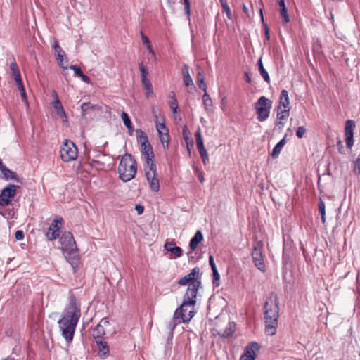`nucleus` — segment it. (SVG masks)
Listing matches in <instances>:
<instances>
[{"label": "nucleus", "mask_w": 360, "mask_h": 360, "mask_svg": "<svg viewBox=\"0 0 360 360\" xmlns=\"http://www.w3.org/2000/svg\"><path fill=\"white\" fill-rule=\"evenodd\" d=\"M199 274L200 269L195 267L178 281L179 285H188V288L181 305L176 309L173 319L169 323V328L172 330L176 325L181 322H188L195 315L194 307L196 303L197 293L201 285Z\"/></svg>", "instance_id": "1"}, {"label": "nucleus", "mask_w": 360, "mask_h": 360, "mask_svg": "<svg viewBox=\"0 0 360 360\" xmlns=\"http://www.w3.org/2000/svg\"><path fill=\"white\" fill-rule=\"evenodd\" d=\"M80 316V303L70 291L68 303L65 306L63 316L58 321L61 335L68 343H70L73 340Z\"/></svg>", "instance_id": "2"}, {"label": "nucleus", "mask_w": 360, "mask_h": 360, "mask_svg": "<svg viewBox=\"0 0 360 360\" xmlns=\"http://www.w3.org/2000/svg\"><path fill=\"white\" fill-rule=\"evenodd\" d=\"M279 317L278 301L276 295L271 294L264 304L265 332L273 335L276 332Z\"/></svg>", "instance_id": "3"}, {"label": "nucleus", "mask_w": 360, "mask_h": 360, "mask_svg": "<svg viewBox=\"0 0 360 360\" xmlns=\"http://www.w3.org/2000/svg\"><path fill=\"white\" fill-rule=\"evenodd\" d=\"M60 249L65 256V259L72 267L73 271L79 268V257L78 255V248L73 235L70 231H65L59 240Z\"/></svg>", "instance_id": "4"}, {"label": "nucleus", "mask_w": 360, "mask_h": 360, "mask_svg": "<svg viewBox=\"0 0 360 360\" xmlns=\"http://www.w3.org/2000/svg\"><path fill=\"white\" fill-rule=\"evenodd\" d=\"M120 179L127 182L134 178L136 172V162L131 155L125 154L122 156L117 167Z\"/></svg>", "instance_id": "5"}, {"label": "nucleus", "mask_w": 360, "mask_h": 360, "mask_svg": "<svg viewBox=\"0 0 360 360\" xmlns=\"http://www.w3.org/2000/svg\"><path fill=\"white\" fill-rule=\"evenodd\" d=\"M60 158L64 162H70L77 158L78 152L75 144L65 139L60 150Z\"/></svg>", "instance_id": "6"}, {"label": "nucleus", "mask_w": 360, "mask_h": 360, "mask_svg": "<svg viewBox=\"0 0 360 360\" xmlns=\"http://www.w3.org/2000/svg\"><path fill=\"white\" fill-rule=\"evenodd\" d=\"M145 175L150 189L154 192H158L160 189V183L155 164H153L152 166L145 165Z\"/></svg>", "instance_id": "7"}, {"label": "nucleus", "mask_w": 360, "mask_h": 360, "mask_svg": "<svg viewBox=\"0 0 360 360\" xmlns=\"http://www.w3.org/2000/svg\"><path fill=\"white\" fill-rule=\"evenodd\" d=\"M263 244L261 241H257L253 247L252 252V257L255 266L261 271L264 272L266 271V266L264 261V257L262 254Z\"/></svg>", "instance_id": "8"}, {"label": "nucleus", "mask_w": 360, "mask_h": 360, "mask_svg": "<svg viewBox=\"0 0 360 360\" xmlns=\"http://www.w3.org/2000/svg\"><path fill=\"white\" fill-rule=\"evenodd\" d=\"M19 186L14 184H8L6 186L0 194V205L1 207H6L8 205L11 200L15 197L16 194L17 188H19Z\"/></svg>", "instance_id": "9"}, {"label": "nucleus", "mask_w": 360, "mask_h": 360, "mask_svg": "<svg viewBox=\"0 0 360 360\" xmlns=\"http://www.w3.org/2000/svg\"><path fill=\"white\" fill-rule=\"evenodd\" d=\"M159 118L156 116V129L158 132L160 141L165 150L169 148L170 137L169 135V130L166 127L164 122H160Z\"/></svg>", "instance_id": "10"}, {"label": "nucleus", "mask_w": 360, "mask_h": 360, "mask_svg": "<svg viewBox=\"0 0 360 360\" xmlns=\"http://www.w3.org/2000/svg\"><path fill=\"white\" fill-rule=\"evenodd\" d=\"M63 222L62 217H58L53 221L46 233V238L49 240H56L59 236Z\"/></svg>", "instance_id": "11"}, {"label": "nucleus", "mask_w": 360, "mask_h": 360, "mask_svg": "<svg viewBox=\"0 0 360 360\" xmlns=\"http://www.w3.org/2000/svg\"><path fill=\"white\" fill-rule=\"evenodd\" d=\"M355 126V122L351 120H347L345 123V137L348 148H351L354 145L353 134Z\"/></svg>", "instance_id": "12"}, {"label": "nucleus", "mask_w": 360, "mask_h": 360, "mask_svg": "<svg viewBox=\"0 0 360 360\" xmlns=\"http://www.w3.org/2000/svg\"><path fill=\"white\" fill-rule=\"evenodd\" d=\"M141 151L142 157L146 162L145 165L152 166L153 164H155L154 153L150 143L141 146Z\"/></svg>", "instance_id": "13"}, {"label": "nucleus", "mask_w": 360, "mask_h": 360, "mask_svg": "<svg viewBox=\"0 0 360 360\" xmlns=\"http://www.w3.org/2000/svg\"><path fill=\"white\" fill-rule=\"evenodd\" d=\"M271 101L262 96L255 103L256 112H269L271 108Z\"/></svg>", "instance_id": "14"}, {"label": "nucleus", "mask_w": 360, "mask_h": 360, "mask_svg": "<svg viewBox=\"0 0 360 360\" xmlns=\"http://www.w3.org/2000/svg\"><path fill=\"white\" fill-rule=\"evenodd\" d=\"M109 325L108 319L103 318L93 330V337L97 340H102L103 336L105 334V327Z\"/></svg>", "instance_id": "15"}, {"label": "nucleus", "mask_w": 360, "mask_h": 360, "mask_svg": "<svg viewBox=\"0 0 360 360\" xmlns=\"http://www.w3.org/2000/svg\"><path fill=\"white\" fill-rule=\"evenodd\" d=\"M289 104L288 92L283 89L280 95L278 112H288L290 111Z\"/></svg>", "instance_id": "16"}, {"label": "nucleus", "mask_w": 360, "mask_h": 360, "mask_svg": "<svg viewBox=\"0 0 360 360\" xmlns=\"http://www.w3.org/2000/svg\"><path fill=\"white\" fill-rule=\"evenodd\" d=\"M259 349V345L257 342H252L246 347L244 354L240 360H255V352Z\"/></svg>", "instance_id": "17"}, {"label": "nucleus", "mask_w": 360, "mask_h": 360, "mask_svg": "<svg viewBox=\"0 0 360 360\" xmlns=\"http://www.w3.org/2000/svg\"><path fill=\"white\" fill-rule=\"evenodd\" d=\"M82 112H107V106L103 104H94L91 103H84L81 105Z\"/></svg>", "instance_id": "18"}, {"label": "nucleus", "mask_w": 360, "mask_h": 360, "mask_svg": "<svg viewBox=\"0 0 360 360\" xmlns=\"http://www.w3.org/2000/svg\"><path fill=\"white\" fill-rule=\"evenodd\" d=\"M164 248L167 251L172 252L175 257H180L183 255L181 248L176 246L174 240L167 241Z\"/></svg>", "instance_id": "19"}, {"label": "nucleus", "mask_w": 360, "mask_h": 360, "mask_svg": "<svg viewBox=\"0 0 360 360\" xmlns=\"http://www.w3.org/2000/svg\"><path fill=\"white\" fill-rule=\"evenodd\" d=\"M10 68L12 71L13 77V79L15 82L17 86H20L21 87H22V84H23L20 72L18 70V67L16 63L15 62L11 63L10 65Z\"/></svg>", "instance_id": "20"}, {"label": "nucleus", "mask_w": 360, "mask_h": 360, "mask_svg": "<svg viewBox=\"0 0 360 360\" xmlns=\"http://www.w3.org/2000/svg\"><path fill=\"white\" fill-rule=\"evenodd\" d=\"M202 239H203V236H202V232L200 230L197 231L195 232L194 236L190 240V243H189L190 248L192 250H195L198 248L199 243L202 240Z\"/></svg>", "instance_id": "21"}, {"label": "nucleus", "mask_w": 360, "mask_h": 360, "mask_svg": "<svg viewBox=\"0 0 360 360\" xmlns=\"http://www.w3.org/2000/svg\"><path fill=\"white\" fill-rule=\"evenodd\" d=\"M96 342L98 348V355L102 357L107 356L109 354V347L107 342H103L102 340H97Z\"/></svg>", "instance_id": "22"}, {"label": "nucleus", "mask_w": 360, "mask_h": 360, "mask_svg": "<svg viewBox=\"0 0 360 360\" xmlns=\"http://www.w3.org/2000/svg\"><path fill=\"white\" fill-rule=\"evenodd\" d=\"M1 172L6 181L15 180L16 182H21L20 178L17 176V174L13 171L10 170L6 167L5 168H3V169Z\"/></svg>", "instance_id": "23"}, {"label": "nucleus", "mask_w": 360, "mask_h": 360, "mask_svg": "<svg viewBox=\"0 0 360 360\" xmlns=\"http://www.w3.org/2000/svg\"><path fill=\"white\" fill-rule=\"evenodd\" d=\"M168 103L172 112H177L179 105L176 98L175 93L172 91L168 94Z\"/></svg>", "instance_id": "24"}, {"label": "nucleus", "mask_w": 360, "mask_h": 360, "mask_svg": "<svg viewBox=\"0 0 360 360\" xmlns=\"http://www.w3.org/2000/svg\"><path fill=\"white\" fill-rule=\"evenodd\" d=\"M285 143H286V140H285V136L273 148L271 155L274 158H276L279 155L282 148L285 145Z\"/></svg>", "instance_id": "25"}, {"label": "nucleus", "mask_w": 360, "mask_h": 360, "mask_svg": "<svg viewBox=\"0 0 360 360\" xmlns=\"http://www.w3.org/2000/svg\"><path fill=\"white\" fill-rule=\"evenodd\" d=\"M52 96L54 98V101L53 102V107L55 109V110H56L57 112H65L63 105L60 101L56 91H53L52 92Z\"/></svg>", "instance_id": "26"}, {"label": "nucleus", "mask_w": 360, "mask_h": 360, "mask_svg": "<svg viewBox=\"0 0 360 360\" xmlns=\"http://www.w3.org/2000/svg\"><path fill=\"white\" fill-rule=\"evenodd\" d=\"M141 82L144 86V89L146 91V96L148 98L152 96L153 94V86H152L150 81L148 79H142Z\"/></svg>", "instance_id": "27"}, {"label": "nucleus", "mask_w": 360, "mask_h": 360, "mask_svg": "<svg viewBox=\"0 0 360 360\" xmlns=\"http://www.w3.org/2000/svg\"><path fill=\"white\" fill-rule=\"evenodd\" d=\"M258 65H259V71L261 75V76L263 77L265 82L269 83L270 82V77L267 72V71L265 70V68L263 66L262 59L259 58L258 61Z\"/></svg>", "instance_id": "28"}, {"label": "nucleus", "mask_w": 360, "mask_h": 360, "mask_svg": "<svg viewBox=\"0 0 360 360\" xmlns=\"http://www.w3.org/2000/svg\"><path fill=\"white\" fill-rule=\"evenodd\" d=\"M197 83L200 89L203 90L204 91H206L207 85L205 82L204 75L201 71H199L197 73Z\"/></svg>", "instance_id": "29"}, {"label": "nucleus", "mask_w": 360, "mask_h": 360, "mask_svg": "<svg viewBox=\"0 0 360 360\" xmlns=\"http://www.w3.org/2000/svg\"><path fill=\"white\" fill-rule=\"evenodd\" d=\"M136 134L138 136V141L141 144V146L149 143L148 136L146 134L141 130H136Z\"/></svg>", "instance_id": "30"}, {"label": "nucleus", "mask_w": 360, "mask_h": 360, "mask_svg": "<svg viewBox=\"0 0 360 360\" xmlns=\"http://www.w3.org/2000/svg\"><path fill=\"white\" fill-rule=\"evenodd\" d=\"M204 165L209 162V156L204 146L197 147Z\"/></svg>", "instance_id": "31"}, {"label": "nucleus", "mask_w": 360, "mask_h": 360, "mask_svg": "<svg viewBox=\"0 0 360 360\" xmlns=\"http://www.w3.org/2000/svg\"><path fill=\"white\" fill-rule=\"evenodd\" d=\"M122 118L124 125L127 127L130 135L133 134V127L128 114H122Z\"/></svg>", "instance_id": "32"}, {"label": "nucleus", "mask_w": 360, "mask_h": 360, "mask_svg": "<svg viewBox=\"0 0 360 360\" xmlns=\"http://www.w3.org/2000/svg\"><path fill=\"white\" fill-rule=\"evenodd\" d=\"M318 207L319 213L321 214V221L324 224L326 222V205L321 199H320L319 201Z\"/></svg>", "instance_id": "33"}, {"label": "nucleus", "mask_w": 360, "mask_h": 360, "mask_svg": "<svg viewBox=\"0 0 360 360\" xmlns=\"http://www.w3.org/2000/svg\"><path fill=\"white\" fill-rule=\"evenodd\" d=\"M280 15L283 23H288L290 22V17L285 6L280 7Z\"/></svg>", "instance_id": "34"}, {"label": "nucleus", "mask_w": 360, "mask_h": 360, "mask_svg": "<svg viewBox=\"0 0 360 360\" xmlns=\"http://www.w3.org/2000/svg\"><path fill=\"white\" fill-rule=\"evenodd\" d=\"M219 2L221 3L223 11L226 13L227 18L230 20L232 19L231 11L228 5L227 0H219Z\"/></svg>", "instance_id": "35"}, {"label": "nucleus", "mask_w": 360, "mask_h": 360, "mask_svg": "<svg viewBox=\"0 0 360 360\" xmlns=\"http://www.w3.org/2000/svg\"><path fill=\"white\" fill-rule=\"evenodd\" d=\"M56 59L60 65V66L63 69L68 68V58H66L65 54L56 56Z\"/></svg>", "instance_id": "36"}, {"label": "nucleus", "mask_w": 360, "mask_h": 360, "mask_svg": "<svg viewBox=\"0 0 360 360\" xmlns=\"http://www.w3.org/2000/svg\"><path fill=\"white\" fill-rule=\"evenodd\" d=\"M289 114H278V122L277 126L279 129H281L284 127V123L288 119Z\"/></svg>", "instance_id": "37"}, {"label": "nucleus", "mask_w": 360, "mask_h": 360, "mask_svg": "<svg viewBox=\"0 0 360 360\" xmlns=\"http://www.w3.org/2000/svg\"><path fill=\"white\" fill-rule=\"evenodd\" d=\"M352 171L355 174H360V158H357L352 163Z\"/></svg>", "instance_id": "38"}, {"label": "nucleus", "mask_w": 360, "mask_h": 360, "mask_svg": "<svg viewBox=\"0 0 360 360\" xmlns=\"http://www.w3.org/2000/svg\"><path fill=\"white\" fill-rule=\"evenodd\" d=\"M197 147L204 146L200 129H198L195 134Z\"/></svg>", "instance_id": "39"}, {"label": "nucleus", "mask_w": 360, "mask_h": 360, "mask_svg": "<svg viewBox=\"0 0 360 360\" xmlns=\"http://www.w3.org/2000/svg\"><path fill=\"white\" fill-rule=\"evenodd\" d=\"M139 70H140V72H141V80H142V79H148V72L147 69H146V68H145V66L143 65V63H141L139 65Z\"/></svg>", "instance_id": "40"}, {"label": "nucleus", "mask_w": 360, "mask_h": 360, "mask_svg": "<svg viewBox=\"0 0 360 360\" xmlns=\"http://www.w3.org/2000/svg\"><path fill=\"white\" fill-rule=\"evenodd\" d=\"M212 273H213V284L215 286H219V278H220L219 274L218 273L217 269L212 270Z\"/></svg>", "instance_id": "41"}, {"label": "nucleus", "mask_w": 360, "mask_h": 360, "mask_svg": "<svg viewBox=\"0 0 360 360\" xmlns=\"http://www.w3.org/2000/svg\"><path fill=\"white\" fill-rule=\"evenodd\" d=\"M69 68L74 71L75 77H79L83 72L79 67L75 65H71Z\"/></svg>", "instance_id": "42"}, {"label": "nucleus", "mask_w": 360, "mask_h": 360, "mask_svg": "<svg viewBox=\"0 0 360 360\" xmlns=\"http://www.w3.org/2000/svg\"><path fill=\"white\" fill-rule=\"evenodd\" d=\"M183 81L186 86H193L194 84L191 75L183 77Z\"/></svg>", "instance_id": "43"}, {"label": "nucleus", "mask_w": 360, "mask_h": 360, "mask_svg": "<svg viewBox=\"0 0 360 360\" xmlns=\"http://www.w3.org/2000/svg\"><path fill=\"white\" fill-rule=\"evenodd\" d=\"M204 104L206 107H209L212 105V100L210 96L205 92L202 96Z\"/></svg>", "instance_id": "44"}, {"label": "nucleus", "mask_w": 360, "mask_h": 360, "mask_svg": "<svg viewBox=\"0 0 360 360\" xmlns=\"http://www.w3.org/2000/svg\"><path fill=\"white\" fill-rule=\"evenodd\" d=\"M306 132V129L303 127H300L296 131V135L298 138H302Z\"/></svg>", "instance_id": "45"}, {"label": "nucleus", "mask_w": 360, "mask_h": 360, "mask_svg": "<svg viewBox=\"0 0 360 360\" xmlns=\"http://www.w3.org/2000/svg\"><path fill=\"white\" fill-rule=\"evenodd\" d=\"M233 333V330L232 327L230 326L229 328L224 330L223 333H221V336L223 337H229Z\"/></svg>", "instance_id": "46"}, {"label": "nucleus", "mask_w": 360, "mask_h": 360, "mask_svg": "<svg viewBox=\"0 0 360 360\" xmlns=\"http://www.w3.org/2000/svg\"><path fill=\"white\" fill-rule=\"evenodd\" d=\"M182 75H183V77L190 75L189 67L186 64H184L182 67Z\"/></svg>", "instance_id": "47"}, {"label": "nucleus", "mask_w": 360, "mask_h": 360, "mask_svg": "<svg viewBox=\"0 0 360 360\" xmlns=\"http://www.w3.org/2000/svg\"><path fill=\"white\" fill-rule=\"evenodd\" d=\"M141 35L142 42L145 46H147L150 44L149 39L143 33V32H141Z\"/></svg>", "instance_id": "48"}, {"label": "nucleus", "mask_w": 360, "mask_h": 360, "mask_svg": "<svg viewBox=\"0 0 360 360\" xmlns=\"http://www.w3.org/2000/svg\"><path fill=\"white\" fill-rule=\"evenodd\" d=\"M18 88L20 90V94H21L22 98L24 101H26L27 96H26V93H25V89L24 85L22 84V87H21L20 86H18Z\"/></svg>", "instance_id": "49"}, {"label": "nucleus", "mask_w": 360, "mask_h": 360, "mask_svg": "<svg viewBox=\"0 0 360 360\" xmlns=\"http://www.w3.org/2000/svg\"><path fill=\"white\" fill-rule=\"evenodd\" d=\"M209 264L211 266L212 271L217 269V267H216V265H215V263L214 261V257L212 255H210V257H209Z\"/></svg>", "instance_id": "50"}, {"label": "nucleus", "mask_w": 360, "mask_h": 360, "mask_svg": "<svg viewBox=\"0 0 360 360\" xmlns=\"http://www.w3.org/2000/svg\"><path fill=\"white\" fill-rule=\"evenodd\" d=\"M15 238L18 240H22L24 238V233L22 231H17L15 233Z\"/></svg>", "instance_id": "51"}, {"label": "nucleus", "mask_w": 360, "mask_h": 360, "mask_svg": "<svg viewBox=\"0 0 360 360\" xmlns=\"http://www.w3.org/2000/svg\"><path fill=\"white\" fill-rule=\"evenodd\" d=\"M79 77H81L82 80L83 82H84L85 83H86V84H90L91 83L90 78L88 76L85 75L83 72L81 74Z\"/></svg>", "instance_id": "52"}, {"label": "nucleus", "mask_w": 360, "mask_h": 360, "mask_svg": "<svg viewBox=\"0 0 360 360\" xmlns=\"http://www.w3.org/2000/svg\"><path fill=\"white\" fill-rule=\"evenodd\" d=\"M269 115V114H258L257 119L259 121L263 122L268 118Z\"/></svg>", "instance_id": "53"}, {"label": "nucleus", "mask_w": 360, "mask_h": 360, "mask_svg": "<svg viewBox=\"0 0 360 360\" xmlns=\"http://www.w3.org/2000/svg\"><path fill=\"white\" fill-rule=\"evenodd\" d=\"M135 209L139 214H141L144 210L143 207L141 205H136Z\"/></svg>", "instance_id": "54"}, {"label": "nucleus", "mask_w": 360, "mask_h": 360, "mask_svg": "<svg viewBox=\"0 0 360 360\" xmlns=\"http://www.w3.org/2000/svg\"><path fill=\"white\" fill-rule=\"evenodd\" d=\"M337 146L338 147V150H339L340 153H344L343 152L344 146H343V143L341 140L338 141Z\"/></svg>", "instance_id": "55"}, {"label": "nucleus", "mask_w": 360, "mask_h": 360, "mask_svg": "<svg viewBox=\"0 0 360 360\" xmlns=\"http://www.w3.org/2000/svg\"><path fill=\"white\" fill-rule=\"evenodd\" d=\"M56 56L59 55L65 54L64 51L61 49L60 46H59L58 49H54Z\"/></svg>", "instance_id": "56"}, {"label": "nucleus", "mask_w": 360, "mask_h": 360, "mask_svg": "<svg viewBox=\"0 0 360 360\" xmlns=\"http://www.w3.org/2000/svg\"><path fill=\"white\" fill-rule=\"evenodd\" d=\"M147 49L148 50L149 53L154 57H155V51L153 49L152 45L150 44L147 46H146Z\"/></svg>", "instance_id": "57"}, {"label": "nucleus", "mask_w": 360, "mask_h": 360, "mask_svg": "<svg viewBox=\"0 0 360 360\" xmlns=\"http://www.w3.org/2000/svg\"><path fill=\"white\" fill-rule=\"evenodd\" d=\"M52 46H53V49H58L60 46L58 40L55 38L53 39Z\"/></svg>", "instance_id": "58"}, {"label": "nucleus", "mask_w": 360, "mask_h": 360, "mask_svg": "<svg viewBox=\"0 0 360 360\" xmlns=\"http://www.w3.org/2000/svg\"><path fill=\"white\" fill-rule=\"evenodd\" d=\"M243 10L244 13L247 14L248 16H250L252 12L250 11L248 8L245 4L243 5Z\"/></svg>", "instance_id": "59"}, {"label": "nucleus", "mask_w": 360, "mask_h": 360, "mask_svg": "<svg viewBox=\"0 0 360 360\" xmlns=\"http://www.w3.org/2000/svg\"><path fill=\"white\" fill-rule=\"evenodd\" d=\"M184 11L185 13L187 15V16L190 15V6H184Z\"/></svg>", "instance_id": "60"}, {"label": "nucleus", "mask_w": 360, "mask_h": 360, "mask_svg": "<svg viewBox=\"0 0 360 360\" xmlns=\"http://www.w3.org/2000/svg\"><path fill=\"white\" fill-rule=\"evenodd\" d=\"M245 81L248 83H251V78H250L249 74L248 72H245Z\"/></svg>", "instance_id": "61"}, {"label": "nucleus", "mask_w": 360, "mask_h": 360, "mask_svg": "<svg viewBox=\"0 0 360 360\" xmlns=\"http://www.w3.org/2000/svg\"><path fill=\"white\" fill-rule=\"evenodd\" d=\"M167 3L170 7H172L174 5L175 1L174 0H167Z\"/></svg>", "instance_id": "62"}, {"label": "nucleus", "mask_w": 360, "mask_h": 360, "mask_svg": "<svg viewBox=\"0 0 360 360\" xmlns=\"http://www.w3.org/2000/svg\"><path fill=\"white\" fill-rule=\"evenodd\" d=\"M277 2L280 7L285 6V0H277Z\"/></svg>", "instance_id": "63"}, {"label": "nucleus", "mask_w": 360, "mask_h": 360, "mask_svg": "<svg viewBox=\"0 0 360 360\" xmlns=\"http://www.w3.org/2000/svg\"><path fill=\"white\" fill-rule=\"evenodd\" d=\"M184 6H190L189 0H184Z\"/></svg>", "instance_id": "64"}]
</instances>
